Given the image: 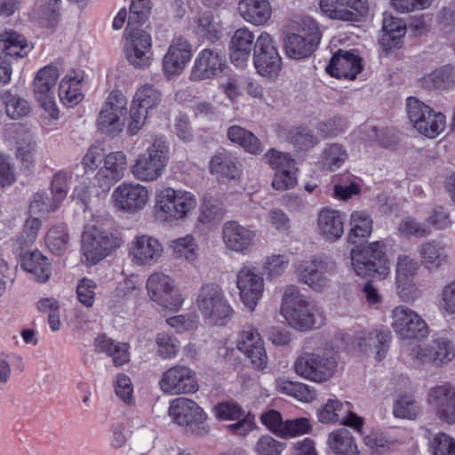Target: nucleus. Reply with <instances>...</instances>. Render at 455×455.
<instances>
[{
	"label": "nucleus",
	"instance_id": "obj_1",
	"mask_svg": "<svg viewBox=\"0 0 455 455\" xmlns=\"http://www.w3.org/2000/svg\"><path fill=\"white\" fill-rule=\"evenodd\" d=\"M197 208L196 195L167 186L156 190L154 216L163 225L173 226L188 220Z\"/></svg>",
	"mask_w": 455,
	"mask_h": 455
},
{
	"label": "nucleus",
	"instance_id": "obj_2",
	"mask_svg": "<svg viewBox=\"0 0 455 455\" xmlns=\"http://www.w3.org/2000/svg\"><path fill=\"white\" fill-rule=\"evenodd\" d=\"M280 313L291 327L300 331L321 326L324 322L322 309L295 285L283 288Z\"/></svg>",
	"mask_w": 455,
	"mask_h": 455
},
{
	"label": "nucleus",
	"instance_id": "obj_3",
	"mask_svg": "<svg viewBox=\"0 0 455 455\" xmlns=\"http://www.w3.org/2000/svg\"><path fill=\"white\" fill-rule=\"evenodd\" d=\"M144 150L133 159L130 172L142 183H152L163 177L170 160V146L164 137H154L143 142Z\"/></svg>",
	"mask_w": 455,
	"mask_h": 455
},
{
	"label": "nucleus",
	"instance_id": "obj_4",
	"mask_svg": "<svg viewBox=\"0 0 455 455\" xmlns=\"http://www.w3.org/2000/svg\"><path fill=\"white\" fill-rule=\"evenodd\" d=\"M195 307L203 320L211 325H224L234 314L225 290L215 282L202 283L195 295Z\"/></svg>",
	"mask_w": 455,
	"mask_h": 455
},
{
	"label": "nucleus",
	"instance_id": "obj_5",
	"mask_svg": "<svg viewBox=\"0 0 455 455\" xmlns=\"http://www.w3.org/2000/svg\"><path fill=\"white\" fill-rule=\"evenodd\" d=\"M347 349L336 345V348H325L322 352H307L298 356L293 363L295 372L301 378L315 383L330 381L338 372V349Z\"/></svg>",
	"mask_w": 455,
	"mask_h": 455
},
{
	"label": "nucleus",
	"instance_id": "obj_6",
	"mask_svg": "<svg viewBox=\"0 0 455 455\" xmlns=\"http://www.w3.org/2000/svg\"><path fill=\"white\" fill-rule=\"evenodd\" d=\"M351 265L357 275L384 279L390 274L385 244L378 241L351 250Z\"/></svg>",
	"mask_w": 455,
	"mask_h": 455
},
{
	"label": "nucleus",
	"instance_id": "obj_7",
	"mask_svg": "<svg viewBox=\"0 0 455 455\" xmlns=\"http://www.w3.org/2000/svg\"><path fill=\"white\" fill-rule=\"evenodd\" d=\"M336 268L333 260L319 255L299 260L294 264L298 281L315 292H323L331 288Z\"/></svg>",
	"mask_w": 455,
	"mask_h": 455
},
{
	"label": "nucleus",
	"instance_id": "obj_8",
	"mask_svg": "<svg viewBox=\"0 0 455 455\" xmlns=\"http://www.w3.org/2000/svg\"><path fill=\"white\" fill-rule=\"evenodd\" d=\"M146 289L153 302L170 311H180L187 299L186 292L176 280L163 271H155L148 275Z\"/></svg>",
	"mask_w": 455,
	"mask_h": 455
},
{
	"label": "nucleus",
	"instance_id": "obj_9",
	"mask_svg": "<svg viewBox=\"0 0 455 455\" xmlns=\"http://www.w3.org/2000/svg\"><path fill=\"white\" fill-rule=\"evenodd\" d=\"M294 30L287 35L284 43L286 54L299 60L309 56L321 41L318 23L313 18L303 17L294 21Z\"/></svg>",
	"mask_w": 455,
	"mask_h": 455
},
{
	"label": "nucleus",
	"instance_id": "obj_10",
	"mask_svg": "<svg viewBox=\"0 0 455 455\" xmlns=\"http://www.w3.org/2000/svg\"><path fill=\"white\" fill-rule=\"evenodd\" d=\"M168 411L172 421L186 427L188 432L196 435L204 436L211 430L207 413L191 399L178 397L172 400Z\"/></svg>",
	"mask_w": 455,
	"mask_h": 455
},
{
	"label": "nucleus",
	"instance_id": "obj_11",
	"mask_svg": "<svg viewBox=\"0 0 455 455\" xmlns=\"http://www.w3.org/2000/svg\"><path fill=\"white\" fill-rule=\"evenodd\" d=\"M406 109L410 123L425 137L435 139L444 131L445 116L435 111L419 99L409 97L406 100Z\"/></svg>",
	"mask_w": 455,
	"mask_h": 455
},
{
	"label": "nucleus",
	"instance_id": "obj_12",
	"mask_svg": "<svg viewBox=\"0 0 455 455\" xmlns=\"http://www.w3.org/2000/svg\"><path fill=\"white\" fill-rule=\"evenodd\" d=\"M127 105V99L122 92L112 91L98 114L96 120L98 129L109 136L119 135L125 126Z\"/></svg>",
	"mask_w": 455,
	"mask_h": 455
},
{
	"label": "nucleus",
	"instance_id": "obj_13",
	"mask_svg": "<svg viewBox=\"0 0 455 455\" xmlns=\"http://www.w3.org/2000/svg\"><path fill=\"white\" fill-rule=\"evenodd\" d=\"M124 50L126 60L132 67L137 69L148 68L154 56L150 32L140 25L128 24Z\"/></svg>",
	"mask_w": 455,
	"mask_h": 455
},
{
	"label": "nucleus",
	"instance_id": "obj_14",
	"mask_svg": "<svg viewBox=\"0 0 455 455\" xmlns=\"http://www.w3.org/2000/svg\"><path fill=\"white\" fill-rule=\"evenodd\" d=\"M390 325L394 332L403 340H423L430 333L426 320L415 310L398 305L390 312Z\"/></svg>",
	"mask_w": 455,
	"mask_h": 455
},
{
	"label": "nucleus",
	"instance_id": "obj_15",
	"mask_svg": "<svg viewBox=\"0 0 455 455\" xmlns=\"http://www.w3.org/2000/svg\"><path fill=\"white\" fill-rule=\"evenodd\" d=\"M116 235L96 227H86L82 235V255L87 265L93 266L121 246Z\"/></svg>",
	"mask_w": 455,
	"mask_h": 455
},
{
	"label": "nucleus",
	"instance_id": "obj_16",
	"mask_svg": "<svg viewBox=\"0 0 455 455\" xmlns=\"http://www.w3.org/2000/svg\"><path fill=\"white\" fill-rule=\"evenodd\" d=\"M409 361L413 366L432 363L442 366L455 356V347L446 337H438L427 344H417L407 352Z\"/></svg>",
	"mask_w": 455,
	"mask_h": 455
},
{
	"label": "nucleus",
	"instance_id": "obj_17",
	"mask_svg": "<svg viewBox=\"0 0 455 455\" xmlns=\"http://www.w3.org/2000/svg\"><path fill=\"white\" fill-rule=\"evenodd\" d=\"M150 190L141 183L124 181L111 193L112 206L119 212L135 214L143 211L149 204Z\"/></svg>",
	"mask_w": 455,
	"mask_h": 455
},
{
	"label": "nucleus",
	"instance_id": "obj_18",
	"mask_svg": "<svg viewBox=\"0 0 455 455\" xmlns=\"http://www.w3.org/2000/svg\"><path fill=\"white\" fill-rule=\"evenodd\" d=\"M221 240L226 250L245 256L253 251L258 231L237 220H228L222 226Z\"/></svg>",
	"mask_w": 455,
	"mask_h": 455
},
{
	"label": "nucleus",
	"instance_id": "obj_19",
	"mask_svg": "<svg viewBox=\"0 0 455 455\" xmlns=\"http://www.w3.org/2000/svg\"><path fill=\"white\" fill-rule=\"evenodd\" d=\"M60 77L56 66L42 68L34 79V94L45 114L52 119L59 118V109L55 101L54 88Z\"/></svg>",
	"mask_w": 455,
	"mask_h": 455
},
{
	"label": "nucleus",
	"instance_id": "obj_20",
	"mask_svg": "<svg viewBox=\"0 0 455 455\" xmlns=\"http://www.w3.org/2000/svg\"><path fill=\"white\" fill-rule=\"evenodd\" d=\"M236 288L243 306L253 312L265 291L263 275L252 265L243 266L236 274Z\"/></svg>",
	"mask_w": 455,
	"mask_h": 455
},
{
	"label": "nucleus",
	"instance_id": "obj_21",
	"mask_svg": "<svg viewBox=\"0 0 455 455\" xmlns=\"http://www.w3.org/2000/svg\"><path fill=\"white\" fill-rule=\"evenodd\" d=\"M158 387L168 395L194 394L199 389L196 372L191 368L180 364L161 374Z\"/></svg>",
	"mask_w": 455,
	"mask_h": 455
},
{
	"label": "nucleus",
	"instance_id": "obj_22",
	"mask_svg": "<svg viewBox=\"0 0 455 455\" xmlns=\"http://www.w3.org/2000/svg\"><path fill=\"white\" fill-rule=\"evenodd\" d=\"M163 254V243L153 235H138L128 244V259L135 267H153L160 261Z\"/></svg>",
	"mask_w": 455,
	"mask_h": 455
},
{
	"label": "nucleus",
	"instance_id": "obj_23",
	"mask_svg": "<svg viewBox=\"0 0 455 455\" xmlns=\"http://www.w3.org/2000/svg\"><path fill=\"white\" fill-rule=\"evenodd\" d=\"M253 63L257 72L266 77L278 74L282 67L281 57L271 35L261 32L253 48Z\"/></svg>",
	"mask_w": 455,
	"mask_h": 455
},
{
	"label": "nucleus",
	"instance_id": "obj_24",
	"mask_svg": "<svg viewBox=\"0 0 455 455\" xmlns=\"http://www.w3.org/2000/svg\"><path fill=\"white\" fill-rule=\"evenodd\" d=\"M420 267L419 262L406 254L397 258L395 266V289L405 302L414 301L419 297V288L414 280Z\"/></svg>",
	"mask_w": 455,
	"mask_h": 455
},
{
	"label": "nucleus",
	"instance_id": "obj_25",
	"mask_svg": "<svg viewBox=\"0 0 455 455\" xmlns=\"http://www.w3.org/2000/svg\"><path fill=\"white\" fill-rule=\"evenodd\" d=\"M426 403L440 420L455 423V387L449 383L431 387Z\"/></svg>",
	"mask_w": 455,
	"mask_h": 455
},
{
	"label": "nucleus",
	"instance_id": "obj_26",
	"mask_svg": "<svg viewBox=\"0 0 455 455\" xmlns=\"http://www.w3.org/2000/svg\"><path fill=\"white\" fill-rule=\"evenodd\" d=\"M319 10L331 20L358 21L368 12V0H319Z\"/></svg>",
	"mask_w": 455,
	"mask_h": 455
},
{
	"label": "nucleus",
	"instance_id": "obj_27",
	"mask_svg": "<svg viewBox=\"0 0 455 455\" xmlns=\"http://www.w3.org/2000/svg\"><path fill=\"white\" fill-rule=\"evenodd\" d=\"M390 341L391 334L388 330L372 329L358 332L352 346L358 353L373 355L376 361L380 362L387 355Z\"/></svg>",
	"mask_w": 455,
	"mask_h": 455
},
{
	"label": "nucleus",
	"instance_id": "obj_28",
	"mask_svg": "<svg viewBox=\"0 0 455 455\" xmlns=\"http://www.w3.org/2000/svg\"><path fill=\"white\" fill-rule=\"evenodd\" d=\"M236 347L255 369L264 370L267 367V351L257 328L250 325L240 331L236 339Z\"/></svg>",
	"mask_w": 455,
	"mask_h": 455
},
{
	"label": "nucleus",
	"instance_id": "obj_29",
	"mask_svg": "<svg viewBox=\"0 0 455 455\" xmlns=\"http://www.w3.org/2000/svg\"><path fill=\"white\" fill-rule=\"evenodd\" d=\"M192 57V46L184 37H176L171 42L162 60V70L168 79L180 76Z\"/></svg>",
	"mask_w": 455,
	"mask_h": 455
},
{
	"label": "nucleus",
	"instance_id": "obj_30",
	"mask_svg": "<svg viewBox=\"0 0 455 455\" xmlns=\"http://www.w3.org/2000/svg\"><path fill=\"white\" fill-rule=\"evenodd\" d=\"M126 170V155L123 151L110 152L105 156L103 165L96 172L94 181L102 192H107L124 177Z\"/></svg>",
	"mask_w": 455,
	"mask_h": 455
},
{
	"label": "nucleus",
	"instance_id": "obj_31",
	"mask_svg": "<svg viewBox=\"0 0 455 455\" xmlns=\"http://www.w3.org/2000/svg\"><path fill=\"white\" fill-rule=\"evenodd\" d=\"M226 68L224 56L217 50L205 48L196 55L190 72L192 81L212 79Z\"/></svg>",
	"mask_w": 455,
	"mask_h": 455
},
{
	"label": "nucleus",
	"instance_id": "obj_32",
	"mask_svg": "<svg viewBox=\"0 0 455 455\" xmlns=\"http://www.w3.org/2000/svg\"><path fill=\"white\" fill-rule=\"evenodd\" d=\"M84 72L70 69L61 78L59 84V98L68 108H74L83 101Z\"/></svg>",
	"mask_w": 455,
	"mask_h": 455
},
{
	"label": "nucleus",
	"instance_id": "obj_33",
	"mask_svg": "<svg viewBox=\"0 0 455 455\" xmlns=\"http://www.w3.org/2000/svg\"><path fill=\"white\" fill-rule=\"evenodd\" d=\"M253 32L247 27L236 29L230 40L229 56L231 62L237 68H244L251 57L256 43Z\"/></svg>",
	"mask_w": 455,
	"mask_h": 455
},
{
	"label": "nucleus",
	"instance_id": "obj_34",
	"mask_svg": "<svg viewBox=\"0 0 455 455\" xmlns=\"http://www.w3.org/2000/svg\"><path fill=\"white\" fill-rule=\"evenodd\" d=\"M209 168L210 172L220 183L238 181L242 177V170L236 157L228 152L215 154L210 161Z\"/></svg>",
	"mask_w": 455,
	"mask_h": 455
},
{
	"label": "nucleus",
	"instance_id": "obj_35",
	"mask_svg": "<svg viewBox=\"0 0 455 455\" xmlns=\"http://www.w3.org/2000/svg\"><path fill=\"white\" fill-rule=\"evenodd\" d=\"M362 68L361 59L357 55L339 50L331 57L326 70L331 76L353 80Z\"/></svg>",
	"mask_w": 455,
	"mask_h": 455
},
{
	"label": "nucleus",
	"instance_id": "obj_36",
	"mask_svg": "<svg viewBox=\"0 0 455 455\" xmlns=\"http://www.w3.org/2000/svg\"><path fill=\"white\" fill-rule=\"evenodd\" d=\"M316 227L323 238L335 242L344 234V216L339 210L323 209L317 217Z\"/></svg>",
	"mask_w": 455,
	"mask_h": 455
},
{
	"label": "nucleus",
	"instance_id": "obj_37",
	"mask_svg": "<svg viewBox=\"0 0 455 455\" xmlns=\"http://www.w3.org/2000/svg\"><path fill=\"white\" fill-rule=\"evenodd\" d=\"M168 249L172 257L182 263L196 267L199 261V243L191 234L171 240Z\"/></svg>",
	"mask_w": 455,
	"mask_h": 455
},
{
	"label": "nucleus",
	"instance_id": "obj_38",
	"mask_svg": "<svg viewBox=\"0 0 455 455\" xmlns=\"http://www.w3.org/2000/svg\"><path fill=\"white\" fill-rule=\"evenodd\" d=\"M418 253L422 264L428 269L436 270L449 259L447 244L440 239H431L420 243Z\"/></svg>",
	"mask_w": 455,
	"mask_h": 455
},
{
	"label": "nucleus",
	"instance_id": "obj_39",
	"mask_svg": "<svg viewBox=\"0 0 455 455\" xmlns=\"http://www.w3.org/2000/svg\"><path fill=\"white\" fill-rule=\"evenodd\" d=\"M237 10L246 22L254 26L265 25L272 15L268 0H239Z\"/></svg>",
	"mask_w": 455,
	"mask_h": 455
},
{
	"label": "nucleus",
	"instance_id": "obj_40",
	"mask_svg": "<svg viewBox=\"0 0 455 455\" xmlns=\"http://www.w3.org/2000/svg\"><path fill=\"white\" fill-rule=\"evenodd\" d=\"M348 226L347 242L355 244L370 237L372 233L373 220L366 211H353L349 216Z\"/></svg>",
	"mask_w": 455,
	"mask_h": 455
},
{
	"label": "nucleus",
	"instance_id": "obj_41",
	"mask_svg": "<svg viewBox=\"0 0 455 455\" xmlns=\"http://www.w3.org/2000/svg\"><path fill=\"white\" fill-rule=\"evenodd\" d=\"M31 49L27 38L14 30L9 29L0 34V52L4 57L23 58Z\"/></svg>",
	"mask_w": 455,
	"mask_h": 455
},
{
	"label": "nucleus",
	"instance_id": "obj_42",
	"mask_svg": "<svg viewBox=\"0 0 455 455\" xmlns=\"http://www.w3.org/2000/svg\"><path fill=\"white\" fill-rule=\"evenodd\" d=\"M21 267L31 275L35 280L44 283L50 275L51 268L48 259L39 251H33L22 256Z\"/></svg>",
	"mask_w": 455,
	"mask_h": 455
},
{
	"label": "nucleus",
	"instance_id": "obj_43",
	"mask_svg": "<svg viewBox=\"0 0 455 455\" xmlns=\"http://www.w3.org/2000/svg\"><path fill=\"white\" fill-rule=\"evenodd\" d=\"M44 243L53 254L65 253L70 244V235L67 225L60 223L52 226L46 232Z\"/></svg>",
	"mask_w": 455,
	"mask_h": 455
},
{
	"label": "nucleus",
	"instance_id": "obj_44",
	"mask_svg": "<svg viewBox=\"0 0 455 455\" xmlns=\"http://www.w3.org/2000/svg\"><path fill=\"white\" fill-rule=\"evenodd\" d=\"M228 140L242 147L251 155L260 154L263 150L259 140L250 131L239 125H232L228 130Z\"/></svg>",
	"mask_w": 455,
	"mask_h": 455
},
{
	"label": "nucleus",
	"instance_id": "obj_45",
	"mask_svg": "<svg viewBox=\"0 0 455 455\" xmlns=\"http://www.w3.org/2000/svg\"><path fill=\"white\" fill-rule=\"evenodd\" d=\"M161 101V92L155 85L148 83L137 87L132 100V103L148 112L157 108Z\"/></svg>",
	"mask_w": 455,
	"mask_h": 455
},
{
	"label": "nucleus",
	"instance_id": "obj_46",
	"mask_svg": "<svg viewBox=\"0 0 455 455\" xmlns=\"http://www.w3.org/2000/svg\"><path fill=\"white\" fill-rule=\"evenodd\" d=\"M328 445L337 455H352L358 451L353 435L344 428L336 429L329 435Z\"/></svg>",
	"mask_w": 455,
	"mask_h": 455
},
{
	"label": "nucleus",
	"instance_id": "obj_47",
	"mask_svg": "<svg viewBox=\"0 0 455 455\" xmlns=\"http://www.w3.org/2000/svg\"><path fill=\"white\" fill-rule=\"evenodd\" d=\"M404 22L393 16H385L383 20L382 43L389 48H397L402 44L405 35Z\"/></svg>",
	"mask_w": 455,
	"mask_h": 455
},
{
	"label": "nucleus",
	"instance_id": "obj_48",
	"mask_svg": "<svg viewBox=\"0 0 455 455\" xmlns=\"http://www.w3.org/2000/svg\"><path fill=\"white\" fill-rule=\"evenodd\" d=\"M194 30L199 36L215 41L220 37L223 28L221 24L214 20L212 13L206 12L195 19Z\"/></svg>",
	"mask_w": 455,
	"mask_h": 455
},
{
	"label": "nucleus",
	"instance_id": "obj_49",
	"mask_svg": "<svg viewBox=\"0 0 455 455\" xmlns=\"http://www.w3.org/2000/svg\"><path fill=\"white\" fill-rule=\"evenodd\" d=\"M276 388L280 393L292 396L300 402L308 403L315 399L313 388L301 382L279 378L276 379Z\"/></svg>",
	"mask_w": 455,
	"mask_h": 455
},
{
	"label": "nucleus",
	"instance_id": "obj_50",
	"mask_svg": "<svg viewBox=\"0 0 455 455\" xmlns=\"http://www.w3.org/2000/svg\"><path fill=\"white\" fill-rule=\"evenodd\" d=\"M349 407L351 403L348 402L331 398L318 410V420L324 424H334L341 420L345 412L349 411Z\"/></svg>",
	"mask_w": 455,
	"mask_h": 455
},
{
	"label": "nucleus",
	"instance_id": "obj_51",
	"mask_svg": "<svg viewBox=\"0 0 455 455\" xmlns=\"http://www.w3.org/2000/svg\"><path fill=\"white\" fill-rule=\"evenodd\" d=\"M455 84V67L446 65L434 70L423 77V84L427 88L445 89Z\"/></svg>",
	"mask_w": 455,
	"mask_h": 455
},
{
	"label": "nucleus",
	"instance_id": "obj_52",
	"mask_svg": "<svg viewBox=\"0 0 455 455\" xmlns=\"http://www.w3.org/2000/svg\"><path fill=\"white\" fill-rule=\"evenodd\" d=\"M420 406L412 395H402L395 400L393 414L395 418L414 419L420 414Z\"/></svg>",
	"mask_w": 455,
	"mask_h": 455
},
{
	"label": "nucleus",
	"instance_id": "obj_53",
	"mask_svg": "<svg viewBox=\"0 0 455 455\" xmlns=\"http://www.w3.org/2000/svg\"><path fill=\"white\" fill-rule=\"evenodd\" d=\"M34 215L29 214L25 220L22 231L15 238V243L20 249L33 244L41 229L42 221L39 218L34 217Z\"/></svg>",
	"mask_w": 455,
	"mask_h": 455
},
{
	"label": "nucleus",
	"instance_id": "obj_54",
	"mask_svg": "<svg viewBox=\"0 0 455 455\" xmlns=\"http://www.w3.org/2000/svg\"><path fill=\"white\" fill-rule=\"evenodd\" d=\"M290 258L286 254L271 253L264 259L262 268L267 279L273 280L280 277L286 270Z\"/></svg>",
	"mask_w": 455,
	"mask_h": 455
},
{
	"label": "nucleus",
	"instance_id": "obj_55",
	"mask_svg": "<svg viewBox=\"0 0 455 455\" xmlns=\"http://www.w3.org/2000/svg\"><path fill=\"white\" fill-rule=\"evenodd\" d=\"M243 412L242 406L234 401H222L212 408V415L220 421H235L243 416Z\"/></svg>",
	"mask_w": 455,
	"mask_h": 455
},
{
	"label": "nucleus",
	"instance_id": "obj_56",
	"mask_svg": "<svg viewBox=\"0 0 455 455\" xmlns=\"http://www.w3.org/2000/svg\"><path fill=\"white\" fill-rule=\"evenodd\" d=\"M52 196L47 192H38L33 196L28 207L29 214L43 215L56 211L60 207Z\"/></svg>",
	"mask_w": 455,
	"mask_h": 455
},
{
	"label": "nucleus",
	"instance_id": "obj_57",
	"mask_svg": "<svg viewBox=\"0 0 455 455\" xmlns=\"http://www.w3.org/2000/svg\"><path fill=\"white\" fill-rule=\"evenodd\" d=\"M225 215L221 204L215 198L204 199L198 220L204 225L220 220Z\"/></svg>",
	"mask_w": 455,
	"mask_h": 455
},
{
	"label": "nucleus",
	"instance_id": "obj_58",
	"mask_svg": "<svg viewBox=\"0 0 455 455\" xmlns=\"http://www.w3.org/2000/svg\"><path fill=\"white\" fill-rule=\"evenodd\" d=\"M264 159L275 172L296 168V162L290 154L275 148L267 150L264 155Z\"/></svg>",
	"mask_w": 455,
	"mask_h": 455
},
{
	"label": "nucleus",
	"instance_id": "obj_59",
	"mask_svg": "<svg viewBox=\"0 0 455 455\" xmlns=\"http://www.w3.org/2000/svg\"><path fill=\"white\" fill-rule=\"evenodd\" d=\"M156 344L157 354L163 359L174 358L180 350V341L166 332L156 335Z\"/></svg>",
	"mask_w": 455,
	"mask_h": 455
},
{
	"label": "nucleus",
	"instance_id": "obj_60",
	"mask_svg": "<svg viewBox=\"0 0 455 455\" xmlns=\"http://www.w3.org/2000/svg\"><path fill=\"white\" fill-rule=\"evenodd\" d=\"M347 154L339 144H331L323 151V165L329 171H335L339 168L346 159Z\"/></svg>",
	"mask_w": 455,
	"mask_h": 455
},
{
	"label": "nucleus",
	"instance_id": "obj_61",
	"mask_svg": "<svg viewBox=\"0 0 455 455\" xmlns=\"http://www.w3.org/2000/svg\"><path fill=\"white\" fill-rule=\"evenodd\" d=\"M16 154L22 161L29 162L35 151L33 135L23 128L17 130Z\"/></svg>",
	"mask_w": 455,
	"mask_h": 455
},
{
	"label": "nucleus",
	"instance_id": "obj_62",
	"mask_svg": "<svg viewBox=\"0 0 455 455\" xmlns=\"http://www.w3.org/2000/svg\"><path fill=\"white\" fill-rule=\"evenodd\" d=\"M97 283L88 277H84L77 283L76 297L81 304L86 307H92L94 305Z\"/></svg>",
	"mask_w": 455,
	"mask_h": 455
},
{
	"label": "nucleus",
	"instance_id": "obj_63",
	"mask_svg": "<svg viewBox=\"0 0 455 455\" xmlns=\"http://www.w3.org/2000/svg\"><path fill=\"white\" fill-rule=\"evenodd\" d=\"M438 307L447 315H455V278L443 286L438 295Z\"/></svg>",
	"mask_w": 455,
	"mask_h": 455
},
{
	"label": "nucleus",
	"instance_id": "obj_64",
	"mask_svg": "<svg viewBox=\"0 0 455 455\" xmlns=\"http://www.w3.org/2000/svg\"><path fill=\"white\" fill-rule=\"evenodd\" d=\"M285 448V443L277 441L268 435H265L256 442L254 451L257 455H281Z\"/></svg>",
	"mask_w": 455,
	"mask_h": 455
}]
</instances>
